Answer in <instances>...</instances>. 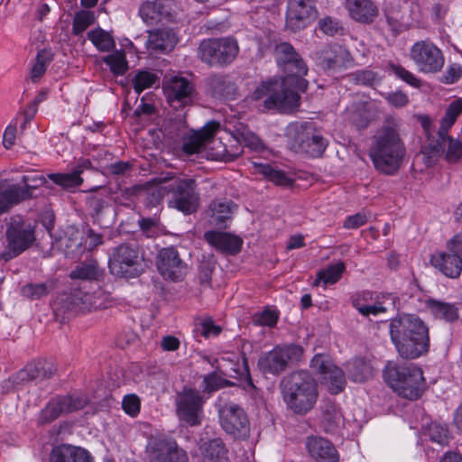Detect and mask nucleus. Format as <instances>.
Instances as JSON below:
<instances>
[{
    "label": "nucleus",
    "instance_id": "f257e3e1",
    "mask_svg": "<svg viewBox=\"0 0 462 462\" xmlns=\"http://www.w3.org/2000/svg\"><path fill=\"white\" fill-rule=\"evenodd\" d=\"M390 337L399 356L416 359L430 350L429 328L414 314H402L391 319Z\"/></svg>",
    "mask_w": 462,
    "mask_h": 462
},
{
    "label": "nucleus",
    "instance_id": "f03ea898",
    "mask_svg": "<svg viewBox=\"0 0 462 462\" xmlns=\"http://www.w3.org/2000/svg\"><path fill=\"white\" fill-rule=\"evenodd\" d=\"M405 154L399 124L393 118L386 119L374 134L369 150L374 168L383 174L393 175L400 169Z\"/></svg>",
    "mask_w": 462,
    "mask_h": 462
},
{
    "label": "nucleus",
    "instance_id": "7ed1b4c3",
    "mask_svg": "<svg viewBox=\"0 0 462 462\" xmlns=\"http://www.w3.org/2000/svg\"><path fill=\"white\" fill-rule=\"evenodd\" d=\"M283 402L287 408L298 415L311 411L318 400L317 383L307 371H296L283 377L280 383Z\"/></svg>",
    "mask_w": 462,
    "mask_h": 462
},
{
    "label": "nucleus",
    "instance_id": "20e7f679",
    "mask_svg": "<svg viewBox=\"0 0 462 462\" xmlns=\"http://www.w3.org/2000/svg\"><path fill=\"white\" fill-rule=\"evenodd\" d=\"M383 374L385 383L393 392L408 400L419 399L426 389L423 372L413 364L398 365L389 361Z\"/></svg>",
    "mask_w": 462,
    "mask_h": 462
},
{
    "label": "nucleus",
    "instance_id": "39448f33",
    "mask_svg": "<svg viewBox=\"0 0 462 462\" xmlns=\"http://www.w3.org/2000/svg\"><path fill=\"white\" fill-rule=\"evenodd\" d=\"M421 127L429 141H432V151L435 153H444L445 159L450 163H456L462 158V141L448 135L457 117H420Z\"/></svg>",
    "mask_w": 462,
    "mask_h": 462
},
{
    "label": "nucleus",
    "instance_id": "423d86ee",
    "mask_svg": "<svg viewBox=\"0 0 462 462\" xmlns=\"http://www.w3.org/2000/svg\"><path fill=\"white\" fill-rule=\"evenodd\" d=\"M153 183L165 184L163 189L171 193L169 206L176 208L185 215H190L197 211L199 206V193L197 183L193 178H176L171 173L164 177H157Z\"/></svg>",
    "mask_w": 462,
    "mask_h": 462
},
{
    "label": "nucleus",
    "instance_id": "0eeeda50",
    "mask_svg": "<svg viewBox=\"0 0 462 462\" xmlns=\"http://www.w3.org/2000/svg\"><path fill=\"white\" fill-rule=\"evenodd\" d=\"M285 135L290 148L311 158L321 157L328 141L312 123H291L286 128Z\"/></svg>",
    "mask_w": 462,
    "mask_h": 462
},
{
    "label": "nucleus",
    "instance_id": "6e6552de",
    "mask_svg": "<svg viewBox=\"0 0 462 462\" xmlns=\"http://www.w3.org/2000/svg\"><path fill=\"white\" fill-rule=\"evenodd\" d=\"M287 86L275 82H263L253 92L254 99H260L265 95L269 97L263 101L264 107L281 114L297 112L300 106V96L297 92L285 88Z\"/></svg>",
    "mask_w": 462,
    "mask_h": 462
},
{
    "label": "nucleus",
    "instance_id": "1a4fd4ad",
    "mask_svg": "<svg viewBox=\"0 0 462 462\" xmlns=\"http://www.w3.org/2000/svg\"><path fill=\"white\" fill-rule=\"evenodd\" d=\"M144 258L134 245L121 244L112 249L108 259L111 274L120 278H135L144 271Z\"/></svg>",
    "mask_w": 462,
    "mask_h": 462
},
{
    "label": "nucleus",
    "instance_id": "9d476101",
    "mask_svg": "<svg viewBox=\"0 0 462 462\" xmlns=\"http://www.w3.org/2000/svg\"><path fill=\"white\" fill-rule=\"evenodd\" d=\"M274 56L277 63L287 73L282 79V85L292 86L304 92L308 88V81L303 77L307 75L308 67L293 46L288 42L277 44Z\"/></svg>",
    "mask_w": 462,
    "mask_h": 462
},
{
    "label": "nucleus",
    "instance_id": "9b49d317",
    "mask_svg": "<svg viewBox=\"0 0 462 462\" xmlns=\"http://www.w3.org/2000/svg\"><path fill=\"white\" fill-rule=\"evenodd\" d=\"M6 245L0 258L8 262L28 248L35 241V226L23 219H12L5 230Z\"/></svg>",
    "mask_w": 462,
    "mask_h": 462
},
{
    "label": "nucleus",
    "instance_id": "f8f14e48",
    "mask_svg": "<svg viewBox=\"0 0 462 462\" xmlns=\"http://www.w3.org/2000/svg\"><path fill=\"white\" fill-rule=\"evenodd\" d=\"M238 52V43L231 37L204 40L199 47V59L210 67H225L231 64Z\"/></svg>",
    "mask_w": 462,
    "mask_h": 462
},
{
    "label": "nucleus",
    "instance_id": "ddd939ff",
    "mask_svg": "<svg viewBox=\"0 0 462 462\" xmlns=\"http://www.w3.org/2000/svg\"><path fill=\"white\" fill-rule=\"evenodd\" d=\"M302 355L303 348L300 346H277L259 358L258 366L264 374L279 375L290 364L298 363Z\"/></svg>",
    "mask_w": 462,
    "mask_h": 462
},
{
    "label": "nucleus",
    "instance_id": "4468645a",
    "mask_svg": "<svg viewBox=\"0 0 462 462\" xmlns=\"http://www.w3.org/2000/svg\"><path fill=\"white\" fill-rule=\"evenodd\" d=\"M219 422L222 429L235 439H245L249 436L250 422L244 409L233 402L217 404Z\"/></svg>",
    "mask_w": 462,
    "mask_h": 462
},
{
    "label": "nucleus",
    "instance_id": "2eb2a0df",
    "mask_svg": "<svg viewBox=\"0 0 462 462\" xmlns=\"http://www.w3.org/2000/svg\"><path fill=\"white\" fill-rule=\"evenodd\" d=\"M175 404L176 413L180 420L191 427L201 424L205 399L199 391L184 387L177 393Z\"/></svg>",
    "mask_w": 462,
    "mask_h": 462
},
{
    "label": "nucleus",
    "instance_id": "dca6fc26",
    "mask_svg": "<svg viewBox=\"0 0 462 462\" xmlns=\"http://www.w3.org/2000/svg\"><path fill=\"white\" fill-rule=\"evenodd\" d=\"M410 58L422 73H437L445 63L442 51L430 40L414 42L410 50Z\"/></svg>",
    "mask_w": 462,
    "mask_h": 462
},
{
    "label": "nucleus",
    "instance_id": "f3484780",
    "mask_svg": "<svg viewBox=\"0 0 462 462\" xmlns=\"http://www.w3.org/2000/svg\"><path fill=\"white\" fill-rule=\"evenodd\" d=\"M163 90L174 110L191 106L196 96L193 84L183 77H171L163 82Z\"/></svg>",
    "mask_w": 462,
    "mask_h": 462
},
{
    "label": "nucleus",
    "instance_id": "a211bd4d",
    "mask_svg": "<svg viewBox=\"0 0 462 462\" xmlns=\"http://www.w3.org/2000/svg\"><path fill=\"white\" fill-rule=\"evenodd\" d=\"M146 453L149 462H189L187 452L172 439H151Z\"/></svg>",
    "mask_w": 462,
    "mask_h": 462
},
{
    "label": "nucleus",
    "instance_id": "6ab92c4d",
    "mask_svg": "<svg viewBox=\"0 0 462 462\" xmlns=\"http://www.w3.org/2000/svg\"><path fill=\"white\" fill-rule=\"evenodd\" d=\"M88 403L86 397L81 395L58 396L51 399L38 416L39 424H48L64 413L83 409Z\"/></svg>",
    "mask_w": 462,
    "mask_h": 462
},
{
    "label": "nucleus",
    "instance_id": "aec40b11",
    "mask_svg": "<svg viewBox=\"0 0 462 462\" xmlns=\"http://www.w3.org/2000/svg\"><path fill=\"white\" fill-rule=\"evenodd\" d=\"M310 367L320 374V380L332 394L342 392L346 386L344 372L336 366L328 356L316 355L310 361Z\"/></svg>",
    "mask_w": 462,
    "mask_h": 462
},
{
    "label": "nucleus",
    "instance_id": "412c9836",
    "mask_svg": "<svg viewBox=\"0 0 462 462\" xmlns=\"http://www.w3.org/2000/svg\"><path fill=\"white\" fill-rule=\"evenodd\" d=\"M317 65L324 70H339L351 66L354 59L342 45H324L314 53Z\"/></svg>",
    "mask_w": 462,
    "mask_h": 462
},
{
    "label": "nucleus",
    "instance_id": "4be33fe9",
    "mask_svg": "<svg viewBox=\"0 0 462 462\" xmlns=\"http://www.w3.org/2000/svg\"><path fill=\"white\" fill-rule=\"evenodd\" d=\"M159 273L167 280L178 282L186 274L187 264L180 259L176 248L170 246L162 248L156 259Z\"/></svg>",
    "mask_w": 462,
    "mask_h": 462
},
{
    "label": "nucleus",
    "instance_id": "5701e85b",
    "mask_svg": "<svg viewBox=\"0 0 462 462\" xmlns=\"http://www.w3.org/2000/svg\"><path fill=\"white\" fill-rule=\"evenodd\" d=\"M317 10L312 0H291L287 14V24L292 31L303 29L316 18Z\"/></svg>",
    "mask_w": 462,
    "mask_h": 462
},
{
    "label": "nucleus",
    "instance_id": "b1692460",
    "mask_svg": "<svg viewBox=\"0 0 462 462\" xmlns=\"http://www.w3.org/2000/svg\"><path fill=\"white\" fill-rule=\"evenodd\" d=\"M56 368L51 361L39 360L26 365L14 375L10 377L14 384H21L31 381H42L51 377Z\"/></svg>",
    "mask_w": 462,
    "mask_h": 462
},
{
    "label": "nucleus",
    "instance_id": "393cba45",
    "mask_svg": "<svg viewBox=\"0 0 462 462\" xmlns=\"http://www.w3.org/2000/svg\"><path fill=\"white\" fill-rule=\"evenodd\" d=\"M219 123L212 120L199 131H194L183 138L182 150L187 154L199 152L219 129Z\"/></svg>",
    "mask_w": 462,
    "mask_h": 462
},
{
    "label": "nucleus",
    "instance_id": "a878e982",
    "mask_svg": "<svg viewBox=\"0 0 462 462\" xmlns=\"http://www.w3.org/2000/svg\"><path fill=\"white\" fill-rule=\"evenodd\" d=\"M430 263L445 276L451 279L458 278L462 272V259L458 254L448 250L432 254Z\"/></svg>",
    "mask_w": 462,
    "mask_h": 462
},
{
    "label": "nucleus",
    "instance_id": "bb28decb",
    "mask_svg": "<svg viewBox=\"0 0 462 462\" xmlns=\"http://www.w3.org/2000/svg\"><path fill=\"white\" fill-rule=\"evenodd\" d=\"M178 38L172 29L160 28L148 31L146 48L151 53H165L173 50Z\"/></svg>",
    "mask_w": 462,
    "mask_h": 462
},
{
    "label": "nucleus",
    "instance_id": "cd10ccee",
    "mask_svg": "<svg viewBox=\"0 0 462 462\" xmlns=\"http://www.w3.org/2000/svg\"><path fill=\"white\" fill-rule=\"evenodd\" d=\"M349 16L361 23L370 24L379 14L378 6L372 0H345Z\"/></svg>",
    "mask_w": 462,
    "mask_h": 462
},
{
    "label": "nucleus",
    "instance_id": "c85d7f7f",
    "mask_svg": "<svg viewBox=\"0 0 462 462\" xmlns=\"http://www.w3.org/2000/svg\"><path fill=\"white\" fill-rule=\"evenodd\" d=\"M32 198L30 189L21 188L15 184L0 181V215L7 212L12 207Z\"/></svg>",
    "mask_w": 462,
    "mask_h": 462
},
{
    "label": "nucleus",
    "instance_id": "c756f323",
    "mask_svg": "<svg viewBox=\"0 0 462 462\" xmlns=\"http://www.w3.org/2000/svg\"><path fill=\"white\" fill-rule=\"evenodd\" d=\"M204 237L217 250L232 255L240 252L243 244L240 237L217 231H208L204 234Z\"/></svg>",
    "mask_w": 462,
    "mask_h": 462
},
{
    "label": "nucleus",
    "instance_id": "7c9ffc66",
    "mask_svg": "<svg viewBox=\"0 0 462 462\" xmlns=\"http://www.w3.org/2000/svg\"><path fill=\"white\" fill-rule=\"evenodd\" d=\"M306 447L317 462H338V454L334 445L324 438L310 437Z\"/></svg>",
    "mask_w": 462,
    "mask_h": 462
},
{
    "label": "nucleus",
    "instance_id": "2f4dec72",
    "mask_svg": "<svg viewBox=\"0 0 462 462\" xmlns=\"http://www.w3.org/2000/svg\"><path fill=\"white\" fill-rule=\"evenodd\" d=\"M51 462H92L88 450L69 444H61L53 448Z\"/></svg>",
    "mask_w": 462,
    "mask_h": 462
},
{
    "label": "nucleus",
    "instance_id": "473e14b6",
    "mask_svg": "<svg viewBox=\"0 0 462 462\" xmlns=\"http://www.w3.org/2000/svg\"><path fill=\"white\" fill-rule=\"evenodd\" d=\"M200 450L203 462H228V449L220 438L204 442Z\"/></svg>",
    "mask_w": 462,
    "mask_h": 462
},
{
    "label": "nucleus",
    "instance_id": "72a5a7b5",
    "mask_svg": "<svg viewBox=\"0 0 462 462\" xmlns=\"http://www.w3.org/2000/svg\"><path fill=\"white\" fill-rule=\"evenodd\" d=\"M140 15L147 23H153L170 16L169 5L162 0L146 2L140 7Z\"/></svg>",
    "mask_w": 462,
    "mask_h": 462
},
{
    "label": "nucleus",
    "instance_id": "f704fd0d",
    "mask_svg": "<svg viewBox=\"0 0 462 462\" xmlns=\"http://www.w3.org/2000/svg\"><path fill=\"white\" fill-rule=\"evenodd\" d=\"M207 86L213 95L220 97H229L236 94V85L225 74L214 73L206 79Z\"/></svg>",
    "mask_w": 462,
    "mask_h": 462
},
{
    "label": "nucleus",
    "instance_id": "c9c22d12",
    "mask_svg": "<svg viewBox=\"0 0 462 462\" xmlns=\"http://www.w3.org/2000/svg\"><path fill=\"white\" fill-rule=\"evenodd\" d=\"M104 276V270L95 259H89L78 264L69 273L71 279L86 281H100Z\"/></svg>",
    "mask_w": 462,
    "mask_h": 462
},
{
    "label": "nucleus",
    "instance_id": "e433bc0d",
    "mask_svg": "<svg viewBox=\"0 0 462 462\" xmlns=\"http://www.w3.org/2000/svg\"><path fill=\"white\" fill-rule=\"evenodd\" d=\"M348 378L355 383H364L373 376V368L364 358H354L346 365Z\"/></svg>",
    "mask_w": 462,
    "mask_h": 462
},
{
    "label": "nucleus",
    "instance_id": "4c0bfd02",
    "mask_svg": "<svg viewBox=\"0 0 462 462\" xmlns=\"http://www.w3.org/2000/svg\"><path fill=\"white\" fill-rule=\"evenodd\" d=\"M322 425L325 430L330 433H336L344 425V417L340 409L331 402L323 406Z\"/></svg>",
    "mask_w": 462,
    "mask_h": 462
},
{
    "label": "nucleus",
    "instance_id": "58836bf2",
    "mask_svg": "<svg viewBox=\"0 0 462 462\" xmlns=\"http://www.w3.org/2000/svg\"><path fill=\"white\" fill-rule=\"evenodd\" d=\"M426 305L430 312L438 319H443L452 322L458 318L457 308L455 304L430 299L426 301Z\"/></svg>",
    "mask_w": 462,
    "mask_h": 462
},
{
    "label": "nucleus",
    "instance_id": "ea45409f",
    "mask_svg": "<svg viewBox=\"0 0 462 462\" xmlns=\"http://www.w3.org/2000/svg\"><path fill=\"white\" fill-rule=\"evenodd\" d=\"M233 138L238 143H245V145L256 149L260 144L259 138L242 123H236L231 126H226Z\"/></svg>",
    "mask_w": 462,
    "mask_h": 462
},
{
    "label": "nucleus",
    "instance_id": "a19ab883",
    "mask_svg": "<svg viewBox=\"0 0 462 462\" xmlns=\"http://www.w3.org/2000/svg\"><path fill=\"white\" fill-rule=\"evenodd\" d=\"M236 206L230 200H214L209 205L210 217L217 225L231 218Z\"/></svg>",
    "mask_w": 462,
    "mask_h": 462
},
{
    "label": "nucleus",
    "instance_id": "79ce46f5",
    "mask_svg": "<svg viewBox=\"0 0 462 462\" xmlns=\"http://www.w3.org/2000/svg\"><path fill=\"white\" fill-rule=\"evenodd\" d=\"M345 268L343 262L329 265L327 269L321 270L317 273V278L313 282V285L318 286L321 282L325 286L336 283L341 278Z\"/></svg>",
    "mask_w": 462,
    "mask_h": 462
},
{
    "label": "nucleus",
    "instance_id": "37998d69",
    "mask_svg": "<svg viewBox=\"0 0 462 462\" xmlns=\"http://www.w3.org/2000/svg\"><path fill=\"white\" fill-rule=\"evenodd\" d=\"M86 203L93 221L98 225H103V217L109 208L106 199L101 196L92 195L87 199Z\"/></svg>",
    "mask_w": 462,
    "mask_h": 462
},
{
    "label": "nucleus",
    "instance_id": "c03bdc74",
    "mask_svg": "<svg viewBox=\"0 0 462 462\" xmlns=\"http://www.w3.org/2000/svg\"><path fill=\"white\" fill-rule=\"evenodd\" d=\"M88 38L100 51H110L116 47L113 37L101 28L88 32Z\"/></svg>",
    "mask_w": 462,
    "mask_h": 462
},
{
    "label": "nucleus",
    "instance_id": "a18cd8bd",
    "mask_svg": "<svg viewBox=\"0 0 462 462\" xmlns=\"http://www.w3.org/2000/svg\"><path fill=\"white\" fill-rule=\"evenodd\" d=\"M81 173L82 170L74 169L69 173H51L49 179L63 189H71L79 187L83 182Z\"/></svg>",
    "mask_w": 462,
    "mask_h": 462
},
{
    "label": "nucleus",
    "instance_id": "49530a36",
    "mask_svg": "<svg viewBox=\"0 0 462 462\" xmlns=\"http://www.w3.org/2000/svg\"><path fill=\"white\" fill-rule=\"evenodd\" d=\"M254 168L267 180L277 185L289 186L291 184V179L282 171L277 170L270 164L254 163Z\"/></svg>",
    "mask_w": 462,
    "mask_h": 462
},
{
    "label": "nucleus",
    "instance_id": "de8ad7c7",
    "mask_svg": "<svg viewBox=\"0 0 462 462\" xmlns=\"http://www.w3.org/2000/svg\"><path fill=\"white\" fill-rule=\"evenodd\" d=\"M374 103L364 96H355L352 97L349 105L346 106V111L349 115L362 116L363 114L373 113Z\"/></svg>",
    "mask_w": 462,
    "mask_h": 462
},
{
    "label": "nucleus",
    "instance_id": "09e8293b",
    "mask_svg": "<svg viewBox=\"0 0 462 462\" xmlns=\"http://www.w3.org/2000/svg\"><path fill=\"white\" fill-rule=\"evenodd\" d=\"M132 84L135 92L141 93L144 89L159 84V77L151 71L139 70L132 79Z\"/></svg>",
    "mask_w": 462,
    "mask_h": 462
},
{
    "label": "nucleus",
    "instance_id": "8fccbe9b",
    "mask_svg": "<svg viewBox=\"0 0 462 462\" xmlns=\"http://www.w3.org/2000/svg\"><path fill=\"white\" fill-rule=\"evenodd\" d=\"M103 61L109 66L115 75H123L128 69L125 53L123 51H116L103 58Z\"/></svg>",
    "mask_w": 462,
    "mask_h": 462
},
{
    "label": "nucleus",
    "instance_id": "3c124183",
    "mask_svg": "<svg viewBox=\"0 0 462 462\" xmlns=\"http://www.w3.org/2000/svg\"><path fill=\"white\" fill-rule=\"evenodd\" d=\"M348 80L366 87H373L381 81V77L377 72L371 69H358L347 75Z\"/></svg>",
    "mask_w": 462,
    "mask_h": 462
},
{
    "label": "nucleus",
    "instance_id": "603ef678",
    "mask_svg": "<svg viewBox=\"0 0 462 462\" xmlns=\"http://www.w3.org/2000/svg\"><path fill=\"white\" fill-rule=\"evenodd\" d=\"M52 60V54L47 50H42L37 53L36 62L32 68L31 78L36 82L46 71L47 65Z\"/></svg>",
    "mask_w": 462,
    "mask_h": 462
},
{
    "label": "nucleus",
    "instance_id": "864d4df0",
    "mask_svg": "<svg viewBox=\"0 0 462 462\" xmlns=\"http://www.w3.org/2000/svg\"><path fill=\"white\" fill-rule=\"evenodd\" d=\"M95 22L94 14L90 11H80L73 19L72 31L75 35H80Z\"/></svg>",
    "mask_w": 462,
    "mask_h": 462
},
{
    "label": "nucleus",
    "instance_id": "5fc2aeb1",
    "mask_svg": "<svg viewBox=\"0 0 462 462\" xmlns=\"http://www.w3.org/2000/svg\"><path fill=\"white\" fill-rule=\"evenodd\" d=\"M203 383L205 393H213L226 386L234 384L232 382L219 376L216 372L205 375Z\"/></svg>",
    "mask_w": 462,
    "mask_h": 462
},
{
    "label": "nucleus",
    "instance_id": "6e6d98bb",
    "mask_svg": "<svg viewBox=\"0 0 462 462\" xmlns=\"http://www.w3.org/2000/svg\"><path fill=\"white\" fill-rule=\"evenodd\" d=\"M50 286L47 283H28L22 288L23 296L30 300H38L48 295Z\"/></svg>",
    "mask_w": 462,
    "mask_h": 462
},
{
    "label": "nucleus",
    "instance_id": "4d7b16f0",
    "mask_svg": "<svg viewBox=\"0 0 462 462\" xmlns=\"http://www.w3.org/2000/svg\"><path fill=\"white\" fill-rule=\"evenodd\" d=\"M278 319L279 313L267 308L261 312L255 313L253 317V322L255 325L273 328L276 326Z\"/></svg>",
    "mask_w": 462,
    "mask_h": 462
},
{
    "label": "nucleus",
    "instance_id": "13d9d810",
    "mask_svg": "<svg viewBox=\"0 0 462 462\" xmlns=\"http://www.w3.org/2000/svg\"><path fill=\"white\" fill-rule=\"evenodd\" d=\"M359 298H356L355 300H352V306L356 308L358 312L365 316L368 317L369 315L376 316L380 313L386 312V308L382 305L380 302H375L374 304H364L362 302H359Z\"/></svg>",
    "mask_w": 462,
    "mask_h": 462
},
{
    "label": "nucleus",
    "instance_id": "bf43d9fd",
    "mask_svg": "<svg viewBox=\"0 0 462 462\" xmlns=\"http://www.w3.org/2000/svg\"><path fill=\"white\" fill-rule=\"evenodd\" d=\"M390 69L394 75H396L399 79L409 84L413 88L420 87V80L415 77L413 73L402 67L401 65L391 64Z\"/></svg>",
    "mask_w": 462,
    "mask_h": 462
},
{
    "label": "nucleus",
    "instance_id": "052dcab7",
    "mask_svg": "<svg viewBox=\"0 0 462 462\" xmlns=\"http://www.w3.org/2000/svg\"><path fill=\"white\" fill-rule=\"evenodd\" d=\"M141 401L136 394L125 395L122 401V408L131 417H136L140 412Z\"/></svg>",
    "mask_w": 462,
    "mask_h": 462
},
{
    "label": "nucleus",
    "instance_id": "680f3d73",
    "mask_svg": "<svg viewBox=\"0 0 462 462\" xmlns=\"http://www.w3.org/2000/svg\"><path fill=\"white\" fill-rule=\"evenodd\" d=\"M319 27L325 34L328 36H334L340 30H342L338 21L331 18L330 16H326L320 19L319 22Z\"/></svg>",
    "mask_w": 462,
    "mask_h": 462
},
{
    "label": "nucleus",
    "instance_id": "e2e57ef3",
    "mask_svg": "<svg viewBox=\"0 0 462 462\" xmlns=\"http://www.w3.org/2000/svg\"><path fill=\"white\" fill-rule=\"evenodd\" d=\"M429 436L432 441L443 444L447 441L448 430L439 424H431L429 429Z\"/></svg>",
    "mask_w": 462,
    "mask_h": 462
},
{
    "label": "nucleus",
    "instance_id": "0e129e2a",
    "mask_svg": "<svg viewBox=\"0 0 462 462\" xmlns=\"http://www.w3.org/2000/svg\"><path fill=\"white\" fill-rule=\"evenodd\" d=\"M214 271V264L210 262H203L199 265V283L204 286L210 284L211 276Z\"/></svg>",
    "mask_w": 462,
    "mask_h": 462
},
{
    "label": "nucleus",
    "instance_id": "69168bd1",
    "mask_svg": "<svg viewBox=\"0 0 462 462\" xmlns=\"http://www.w3.org/2000/svg\"><path fill=\"white\" fill-rule=\"evenodd\" d=\"M367 221V217L365 215L361 213H356L353 216H349L346 221L344 222V227L347 229L357 228L363 225H365Z\"/></svg>",
    "mask_w": 462,
    "mask_h": 462
},
{
    "label": "nucleus",
    "instance_id": "338daca9",
    "mask_svg": "<svg viewBox=\"0 0 462 462\" xmlns=\"http://www.w3.org/2000/svg\"><path fill=\"white\" fill-rule=\"evenodd\" d=\"M221 332V328L214 324L211 319H205L201 322V335L205 337L217 336Z\"/></svg>",
    "mask_w": 462,
    "mask_h": 462
},
{
    "label": "nucleus",
    "instance_id": "774afa93",
    "mask_svg": "<svg viewBox=\"0 0 462 462\" xmlns=\"http://www.w3.org/2000/svg\"><path fill=\"white\" fill-rule=\"evenodd\" d=\"M447 250L453 252L460 256L462 259V232L455 235L451 239L447 242Z\"/></svg>",
    "mask_w": 462,
    "mask_h": 462
}]
</instances>
